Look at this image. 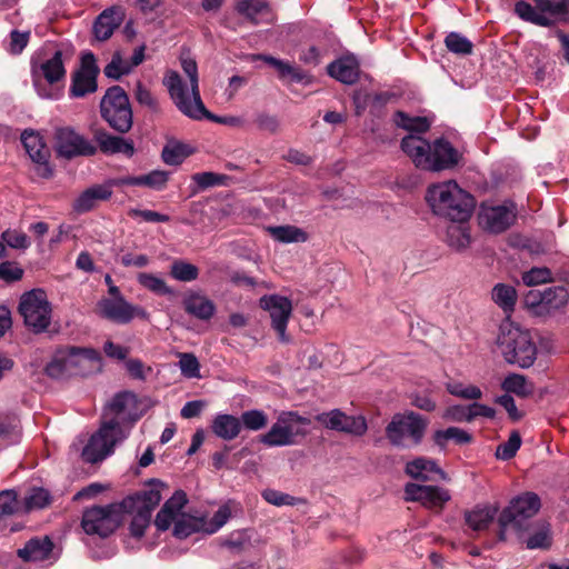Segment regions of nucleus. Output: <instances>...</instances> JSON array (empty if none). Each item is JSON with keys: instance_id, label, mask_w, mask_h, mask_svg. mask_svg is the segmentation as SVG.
Listing matches in <instances>:
<instances>
[{"instance_id": "15", "label": "nucleus", "mask_w": 569, "mask_h": 569, "mask_svg": "<svg viewBox=\"0 0 569 569\" xmlns=\"http://www.w3.org/2000/svg\"><path fill=\"white\" fill-rule=\"evenodd\" d=\"M515 208L506 204L487 206L481 204L478 212L479 226L491 233H502L516 221Z\"/></svg>"}, {"instance_id": "36", "label": "nucleus", "mask_w": 569, "mask_h": 569, "mask_svg": "<svg viewBox=\"0 0 569 569\" xmlns=\"http://www.w3.org/2000/svg\"><path fill=\"white\" fill-rule=\"evenodd\" d=\"M498 508L492 506L477 507L466 513V523L475 531H481L489 528L495 520Z\"/></svg>"}, {"instance_id": "62", "label": "nucleus", "mask_w": 569, "mask_h": 569, "mask_svg": "<svg viewBox=\"0 0 569 569\" xmlns=\"http://www.w3.org/2000/svg\"><path fill=\"white\" fill-rule=\"evenodd\" d=\"M551 536L549 526H542L526 540L528 549H548L551 546Z\"/></svg>"}, {"instance_id": "49", "label": "nucleus", "mask_w": 569, "mask_h": 569, "mask_svg": "<svg viewBox=\"0 0 569 569\" xmlns=\"http://www.w3.org/2000/svg\"><path fill=\"white\" fill-rule=\"evenodd\" d=\"M137 280L140 286L158 296H171L173 293L166 281L153 273L140 272Z\"/></svg>"}, {"instance_id": "7", "label": "nucleus", "mask_w": 569, "mask_h": 569, "mask_svg": "<svg viewBox=\"0 0 569 569\" xmlns=\"http://www.w3.org/2000/svg\"><path fill=\"white\" fill-rule=\"evenodd\" d=\"M429 426V419L420 413L407 410L396 413L386 427V437L392 446L399 447L407 437L413 445H420Z\"/></svg>"}, {"instance_id": "3", "label": "nucleus", "mask_w": 569, "mask_h": 569, "mask_svg": "<svg viewBox=\"0 0 569 569\" xmlns=\"http://www.w3.org/2000/svg\"><path fill=\"white\" fill-rule=\"evenodd\" d=\"M102 369L101 353L93 348L67 346L57 349L44 372L53 379L86 377Z\"/></svg>"}, {"instance_id": "13", "label": "nucleus", "mask_w": 569, "mask_h": 569, "mask_svg": "<svg viewBox=\"0 0 569 569\" xmlns=\"http://www.w3.org/2000/svg\"><path fill=\"white\" fill-rule=\"evenodd\" d=\"M260 307L270 313L271 326L278 333L281 342H289L287 326L292 312V303L287 297L279 295L264 296L260 299Z\"/></svg>"}, {"instance_id": "56", "label": "nucleus", "mask_w": 569, "mask_h": 569, "mask_svg": "<svg viewBox=\"0 0 569 569\" xmlns=\"http://www.w3.org/2000/svg\"><path fill=\"white\" fill-rule=\"evenodd\" d=\"M131 72V66L124 61L120 52L112 54L111 61L104 67L103 73L107 78L119 80L122 76Z\"/></svg>"}, {"instance_id": "4", "label": "nucleus", "mask_w": 569, "mask_h": 569, "mask_svg": "<svg viewBox=\"0 0 569 569\" xmlns=\"http://www.w3.org/2000/svg\"><path fill=\"white\" fill-rule=\"evenodd\" d=\"M148 485V489L136 491L120 501L121 516L132 515L129 531L137 539L144 536L150 525L151 513L162 499L160 489L164 483L159 479H151Z\"/></svg>"}, {"instance_id": "22", "label": "nucleus", "mask_w": 569, "mask_h": 569, "mask_svg": "<svg viewBox=\"0 0 569 569\" xmlns=\"http://www.w3.org/2000/svg\"><path fill=\"white\" fill-rule=\"evenodd\" d=\"M328 74L345 84H353L360 76V63L353 54L342 56L327 67Z\"/></svg>"}, {"instance_id": "57", "label": "nucleus", "mask_w": 569, "mask_h": 569, "mask_svg": "<svg viewBox=\"0 0 569 569\" xmlns=\"http://www.w3.org/2000/svg\"><path fill=\"white\" fill-rule=\"evenodd\" d=\"M521 446V437L517 430L511 431L509 439L500 443L496 450V457L500 460L512 459Z\"/></svg>"}, {"instance_id": "44", "label": "nucleus", "mask_w": 569, "mask_h": 569, "mask_svg": "<svg viewBox=\"0 0 569 569\" xmlns=\"http://www.w3.org/2000/svg\"><path fill=\"white\" fill-rule=\"evenodd\" d=\"M21 142L32 161H44L49 158V151L41 138L33 131L26 130L21 134Z\"/></svg>"}, {"instance_id": "12", "label": "nucleus", "mask_w": 569, "mask_h": 569, "mask_svg": "<svg viewBox=\"0 0 569 569\" xmlns=\"http://www.w3.org/2000/svg\"><path fill=\"white\" fill-rule=\"evenodd\" d=\"M54 140L58 156L68 160L78 157H92L98 152L94 143L70 127L57 129Z\"/></svg>"}, {"instance_id": "29", "label": "nucleus", "mask_w": 569, "mask_h": 569, "mask_svg": "<svg viewBox=\"0 0 569 569\" xmlns=\"http://www.w3.org/2000/svg\"><path fill=\"white\" fill-rule=\"evenodd\" d=\"M252 61L261 60L267 64L273 67L278 72V78L280 80H290L295 83H301L307 79V73L300 69L295 67L288 61L274 58L270 54L257 53L251 56Z\"/></svg>"}, {"instance_id": "41", "label": "nucleus", "mask_w": 569, "mask_h": 569, "mask_svg": "<svg viewBox=\"0 0 569 569\" xmlns=\"http://www.w3.org/2000/svg\"><path fill=\"white\" fill-rule=\"evenodd\" d=\"M433 442L441 449L447 447V442L452 440L456 445H468L473 441L471 433L457 427H449L445 430H436L432 436Z\"/></svg>"}, {"instance_id": "59", "label": "nucleus", "mask_w": 569, "mask_h": 569, "mask_svg": "<svg viewBox=\"0 0 569 569\" xmlns=\"http://www.w3.org/2000/svg\"><path fill=\"white\" fill-rule=\"evenodd\" d=\"M253 123L260 131L276 134L280 128V120L277 116L270 114L266 111H260L254 114Z\"/></svg>"}, {"instance_id": "8", "label": "nucleus", "mask_w": 569, "mask_h": 569, "mask_svg": "<svg viewBox=\"0 0 569 569\" xmlns=\"http://www.w3.org/2000/svg\"><path fill=\"white\" fill-rule=\"evenodd\" d=\"M540 507V498L535 492L527 491L513 498L498 517V539L507 540L506 531L509 527L520 531L522 529L521 521L533 517Z\"/></svg>"}, {"instance_id": "45", "label": "nucleus", "mask_w": 569, "mask_h": 569, "mask_svg": "<svg viewBox=\"0 0 569 569\" xmlns=\"http://www.w3.org/2000/svg\"><path fill=\"white\" fill-rule=\"evenodd\" d=\"M192 153L190 146L174 141L167 143L161 152V158L169 166H178Z\"/></svg>"}, {"instance_id": "32", "label": "nucleus", "mask_w": 569, "mask_h": 569, "mask_svg": "<svg viewBox=\"0 0 569 569\" xmlns=\"http://www.w3.org/2000/svg\"><path fill=\"white\" fill-rule=\"evenodd\" d=\"M184 311L200 320H209L216 312L214 303L204 296L191 293L183 301Z\"/></svg>"}, {"instance_id": "10", "label": "nucleus", "mask_w": 569, "mask_h": 569, "mask_svg": "<svg viewBox=\"0 0 569 569\" xmlns=\"http://www.w3.org/2000/svg\"><path fill=\"white\" fill-rule=\"evenodd\" d=\"M120 523V502L88 508L83 511L81 520V527L87 535H98L101 538L113 533Z\"/></svg>"}, {"instance_id": "42", "label": "nucleus", "mask_w": 569, "mask_h": 569, "mask_svg": "<svg viewBox=\"0 0 569 569\" xmlns=\"http://www.w3.org/2000/svg\"><path fill=\"white\" fill-rule=\"evenodd\" d=\"M502 389L509 395L515 393L521 398H528L533 395L535 385L528 381L522 375L511 373L502 381Z\"/></svg>"}, {"instance_id": "16", "label": "nucleus", "mask_w": 569, "mask_h": 569, "mask_svg": "<svg viewBox=\"0 0 569 569\" xmlns=\"http://www.w3.org/2000/svg\"><path fill=\"white\" fill-rule=\"evenodd\" d=\"M315 419L328 429L355 436H362L368 429L365 417L347 416L339 409L319 413L315 417Z\"/></svg>"}, {"instance_id": "5", "label": "nucleus", "mask_w": 569, "mask_h": 569, "mask_svg": "<svg viewBox=\"0 0 569 569\" xmlns=\"http://www.w3.org/2000/svg\"><path fill=\"white\" fill-rule=\"evenodd\" d=\"M497 346L507 362L529 368L537 358V347L528 331L521 330L510 321L499 327Z\"/></svg>"}, {"instance_id": "37", "label": "nucleus", "mask_w": 569, "mask_h": 569, "mask_svg": "<svg viewBox=\"0 0 569 569\" xmlns=\"http://www.w3.org/2000/svg\"><path fill=\"white\" fill-rule=\"evenodd\" d=\"M392 121L398 128L409 131L410 134L425 133L430 129L431 126L428 118L420 116L411 117L401 110H398L393 113Z\"/></svg>"}, {"instance_id": "54", "label": "nucleus", "mask_w": 569, "mask_h": 569, "mask_svg": "<svg viewBox=\"0 0 569 569\" xmlns=\"http://www.w3.org/2000/svg\"><path fill=\"white\" fill-rule=\"evenodd\" d=\"M51 503L50 492L40 487H33L24 497V505L27 510L42 509Z\"/></svg>"}, {"instance_id": "53", "label": "nucleus", "mask_w": 569, "mask_h": 569, "mask_svg": "<svg viewBox=\"0 0 569 569\" xmlns=\"http://www.w3.org/2000/svg\"><path fill=\"white\" fill-rule=\"evenodd\" d=\"M196 116L197 117H192L191 119L193 120H201V119H207L209 121H212V122H216V123H220V124H224V126H229V127H236V128H241L244 126V120L241 118V117H236V116H217L212 112H210L206 106L203 104V109L202 110H198L196 108Z\"/></svg>"}, {"instance_id": "64", "label": "nucleus", "mask_w": 569, "mask_h": 569, "mask_svg": "<svg viewBox=\"0 0 569 569\" xmlns=\"http://www.w3.org/2000/svg\"><path fill=\"white\" fill-rule=\"evenodd\" d=\"M23 277V269L12 261H3L0 263V280L12 283L21 280Z\"/></svg>"}, {"instance_id": "19", "label": "nucleus", "mask_w": 569, "mask_h": 569, "mask_svg": "<svg viewBox=\"0 0 569 569\" xmlns=\"http://www.w3.org/2000/svg\"><path fill=\"white\" fill-rule=\"evenodd\" d=\"M93 141L96 147L103 154L111 156L121 153L127 158H131L136 152L134 142L132 139L124 138L122 134H112L103 128L92 130Z\"/></svg>"}, {"instance_id": "9", "label": "nucleus", "mask_w": 569, "mask_h": 569, "mask_svg": "<svg viewBox=\"0 0 569 569\" xmlns=\"http://www.w3.org/2000/svg\"><path fill=\"white\" fill-rule=\"evenodd\" d=\"M19 313L24 325L36 335L48 330L51 323V303L42 289H33L21 296Z\"/></svg>"}, {"instance_id": "24", "label": "nucleus", "mask_w": 569, "mask_h": 569, "mask_svg": "<svg viewBox=\"0 0 569 569\" xmlns=\"http://www.w3.org/2000/svg\"><path fill=\"white\" fill-rule=\"evenodd\" d=\"M124 12L121 7L104 9L93 23V34L99 41L108 40L122 23Z\"/></svg>"}, {"instance_id": "40", "label": "nucleus", "mask_w": 569, "mask_h": 569, "mask_svg": "<svg viewBox=\"0 0 569 569\" xmlns=\"http://www.w3.org/2000/svg\"><path fill=\"white\" fill-rule=\"evenodd\" d=\"M538 10L549 13L555 23H569V0H533Z\"/></svg>"}, {"instance_id": "30", "label": "nucleus", "mask_w": 569, "mask_h": 569, "mask_svg": "<svg viewBox=\"0 0 569 569\" xmlns=\"http://www.w3.org/2000/svg\"><path fill=\"white\" fill-rule=\"evenodd\" d=\"M242 425L238 417L229 413L217 415L211 423L212 432L220 439L230 441L241 432Z\"/></svg>"}, {"instance_id": "31", "label": "nucleus", "mask_w": 569, "mask_h": 569, "mask_svg": "<svg viewBox=\"0 0 569 569\" xmlns=\"http://www.w3.org/2000/svg\"><path fill=\"white\" fill-rule=\"evenodd\" d=\"M288 422L284 415H281L279 421L270 428V430L259 436V441L268 447H282L293 443V432L291 427L282 426Z\"/></svg>"}, {"instance_id": "47", "label": "nucleus", "mask_w": 569, "mask_h": 569, "mask_svg": "<svg viewBox=\"0 0 569 569\" xmlns=\"http://www.w3.org/2000/svg\"><path fill=\"white\" fill-rule=\"evenodd\" d=\"M199 273L200 270L197 266L182 259L173 260L169 271L173 279L182 282H191L198 279Z\"/></svg>"}, {"instance_id": "26", "label": "nucleus", "mask_w": 569, "mask_h": 569, "mask_svg": "<svg viewBox=\"0 0 569 569\" xmlns=\"http://www.w3.org/2000/svg\"><path fill=\"white\" fill-rule=\"evenodd\" d=\"M406 473L421 482L436 481L438 476L446 479V472L431 459L419 457L409 461L405 468Z\"/></svg>"}, {"instance_id": "51", "label": "nucleus", "mask_w": 569, "mask_h": 569, "mask_svg": "<svg viewBox=\"0 0 569 569\" xmlns=\"http://www.w3.org/2000/svg\"><path fill=\"white\" fill-rule=\"evenodd\" d=\"M181 67H182L183 72L190 79L191 93H192L193 101L196 102V107L198 110H202L203 102L201 100L200 91H199V79H198L197 63L192 59H183L181 61Z\"/></svg>"}, {"instance_id": "46", "label": "nucleus", "mask_w": 569, "mask_h": 569, "mask_svg": "<svg viewBox=\"0 0 569 569\" xmlns=\"http://www.w3.org/2000/svg\"><path fill=\"white\" fill-rule=\"evenodd\" d=\"M204 520L202 518L184 516L176 520L173 526V536L178 539H186L194 532L204 530Z\"/></svg>"}, {"instance_id": "11", "label": "nucleus", "mask_w": 569, "mask_h": 569, "mask_svg": "<svg viewBox=\"0 0 569 569\" xmlns=\"http://www.w3.org/2000/svg\"><path fill=\"white\" fill-rule=\"evenodd\" d=\"M100 69L94 54L91 51L84 52L80 59L79 68L71 74L69 88L70 98H84L98 90V77Z\"/></svg>"}, {"instance_id": "23", "label": "nucleus", "mask_w": 569, "mask_h": 569, "mask_svg": "<svg viewBox=\"0 0 569 569\" xmlns=\"http://www.w3.org/2000/svg\"><path fill=\"white\" fill-rule=\"evenodd\" d=\"M111 180L104 184H94L80 193V196L73 201L72 208L77 213H86L91 211L98 201H107L112 196Z\"/></svg>"}, {"instance_id": "28", "label": "nucleus", "mask_w": 569, "mask_h": 569, "mask_svg": "<svg viewBox=\"0 0 569 569\" xmlns=\"http://www.w3.org/2000/svg\"><path fill=\"white\" fill-rule=\"evenodd\" d=\"M169 180V173L163 170H153L142 176H128L111 179V184L117 187L122 186H143L153 190H163Z\"/></svg>"}, {"instance_id": "58", "label": "nucleus", "mask_w": 569, "mask_h": 569, "mask_svg": "<svg viewBox=\"0 0 569 569\" xmlns=\"http://www.w3.org/2000/svg\"><path fill=\"white\" fill-rule=\"evenodd\" d=\"M192 180L200 189L204 190L214 186H227L230 177L221 173L206 171L194 173L192 176Z\"/></svg>"}, {"instance_id": "18", "label": "nucleus", "mask_w": 569, "mask_h": 569, "mask_svg": "<svg viewBox=\"0 0 569 569\" xmlns=\"http://www.w3.org/2000/svg\"><path fill=\"white\" fill-rule=\"evenodd\" d=\"M462 159V153L449 140L443 137L437 138L432 141L428 171L441 172L453 170L460 164Z\"/></svg>"}, {"instance_id": "20", "label": "nucleus", "mask_w": 569, "mask_h": 569, "mask_svg": "<svg viewBox=\"0 0 569 569\" xmlns=\"http://www.w3.org/2000/svg\"><path fill=\"white\" fill-rule=\"evenodd\" d=\"M62 51L57 50L53 56L42 62L31 60L33 81L37 84L39 78H43L49 84H54L66 78V68L62 60Z\"/></svg>"}, {"instance_id": "38", "label": "nucleus", "mask_w": 569, "mask_h": 569, "mask_svg": "<svg viewBox=\"0 0 569 569\" xmlns=\"http://www.w3.org/2000/svg\"><path fill=\"white\" fill-rule=\"evenodd\" d=\"M538 8L532 7L529 2L525 0H519L515 3V13L523 21L530 22L532 24L539 27H552L555 21L552 18L542 14V12H538Z\"/></svg>"}, {"instance_id": "39", "label": "nucleus", "mask_w": 569, "mask_h": 569, "mask_svg": "<svg viewBox=\"0 0 569 569\" xmlns=\"http://www.w3.org/2000/svg\"><path fill=\"white\" fill-rule=\"evenodd\" d=\"M446 242L450 248L457 251L468 248L471 242V236L466 222H453L448 226L446 231Z\"/></svg>"}, {"instance_id": "63", "label": "nucleus", "mask_w": 569, "mask_h": 569, "mask_svg": "<svg viewBox=\"0 0 569 569\" xmlns=\"http://www.w3.org/2000/svg\"><path fill=\"white\" fill-rule=\"evenodd\" d=\"M18 510L17 495L13 490L0 492V520L14 515Z\"/></svg>"}, {"instance_id": "25", "label": "nucleus", "mask_w": 569, "mask_h": 569, "mask_svg": "<svg viewBox=\"0 0 569 569\" xmlns=\"http://www.w3.org/2000/svg\"><path fill=\"white\" fill-rule=\"evenodd\" d=\"M164 84L168 87L169 93L174 101L177 108L187 117L192 118L196 116V102L189 100L180 76L176 71H171L166 78Z\"/></svg>"}, {"instance_id": "61", "label": "nucleus", "mask_w": 569, "mask_h": 569, "mask_svg": "<svg viewBox=\"0 0 569 569\" xmlns=\"http://www.w3.org/2000/svg\"><path fill=\"white\" fill-rule=\"evenodd\" d=\"M179 367L181 373L187 378L200 377V363L193 353L184 352L179 355Z\"/></svg>"}, {"instance_id": "21", "label": "nucleus", "mask_w": 569, "mask_h": 569, "mask_svg": "<svg viewBox=\"0 0 569 569\" xmlns=\"http://www.w3.org/2000/svg\"><path fill=\"white\" fill-rule=\"evenodd\" d=\"M400 147L418 169L428 171L432 142L417 134H408L402 138Z\"/></svg>"}, {"instance_id": "14", "label": "nucleus", "mask_w": 569, "mask_h": 569, "mask_svg": "<svg viewBox=\"0 0 569 569\" xmlns=\"http://www.w3.org/2000/svg\"><path fill=\"white\" fill-rule=\"evenodd\" d=\"M97 309L100 317L120 325L129 323L134 317L146 318L148 316L143 308L132 306L123 297L103 298L98 302Z\"/></svg>"}, {"instance_id": "60", "label": "nucleus", "mask_w": 569, "mask_h": 569, "mask_svg": "<svg viewBox=\"0 0 569 569\" xmlns=\"http://www.w3.org/2000/svg\"><path fill=\"white\" fill-rule=\"evenodd\" d=\"M134 98L139 104L147 107L150 111H160V106L157 98L151 93V91L146 86H143L141 81L137 82L134 89Z\"/></svg>"}, {"instance_id": "35", "label": "nucleus", "mask_w": 569, "mask_h": 569, "mask_svg": "<svg viewBox=\"0 0 569 569\" xmlns=\"http://www.w3.org/2000/svg\"><path fill=\"white\" fill-rule=\"evenodd\" d=\"M566 284L567 283L562 282L560 286L549 287L543 290V313H550L567 306L569 292Z\"/></svg>"}, {"instance_id": "50", "label": "nucleus", "mask_w": 569, "mask_h": 569, "mask_svg": "<svg viewBox=\"0 0 569 569\" xmlns=\"http://www.w3.org/2000/svg\"><path fill=\"white\" fill-rule=\"evenodd\" d=\"M445 44L448 51L458 56H469L472 53V42L459 32H449L445 38Z\"/></svg>"}, {"instance_id": "52", "label": "nucleus", "mask_w": 569, "mask_h": 569, "mask_svg": "<svg viewBox=\"0 0 569 569\" xmlns=\"http://www.w3.org/2000/svg\"><path fill=\"white\" fill-rule=\"evenodd\" d=\"M391 98V94L389 92H378L375 94L366 93L363 96V99L361 100L360 92L355 93L353 96V102L356 106L357 113L360 114L362 110L366 109L368 104L372 107H385Z\"/></svg>"}, {"instance_id": "17", "label": "nucleus", "mask_w": 569, "mask_h": 569, "mask_svg": "<svg viewBox=\"0 0 569 569\" xmlns=\"http://www.w3.org/2000/svg\"><path fill=\"white\" fill-rule=\"evenodd\" d=\"M406 500L420 502L429 509L442 510L450 500V493L447 489L438 486H426L409 482L405 486Z\"/></svg>"}, {"instance_id": "55", "label": "nucleus", "mask_w": 569, "mask_h": 569, "mask_svg": "<svg viewBox=\"0 0 569 569\" xmlns=\"http://www.w3.org/2000/svg\"><path fill=\"white\" fill-rule=\"evenodd\" d=\"M239 419L242 427L252 431L261 430L268 425L267 413L258 409L243 411Z\"/></svg>"}, {"instance_id": "6", "label": "nucleus", "mask_w": 569, "mask_h": 569, "mask_svg": "<svg viewBox=\"0 0 569 569\" xmlns=\"http://www.w3.org/2000/svg\"><path fill=\"white\" fill-rule=\"evenodd\" d=\"M101 119L116 132L126 134L133 126V111L124 89L118 84L109 87L99 103Z\"/></svg>"}, {"instance_id": "34", "label": "nucleus", "mask_w": 569, "mask_h": 569, "mask_svg": "<svg viewBox=\"0 0 569 569\" xmlns=\"http://www.w3.org/2000/svg\"><path fill=\"white\" fill-rule=\"evenodd\" d=\"M234 10L252 26H258L259 16L269 12V4L264 0H236Z\"/></svg>"}, {"instance_id": "48", "label": "nucleus", "mask_w": 569, "mask_h": 569, "mask_svg": "<svg viewBox=\"0 0 569 569\" xmlns=\"http://www.w3.org/2000/svg\"><path fill=\"white\" fill-rule=\"evenodd\" d=\"M269 231L273 239L283 243L305 242L308 239L307 233L295 226L271 227Z\"/></svg>"}, {"instance_id": "27", "label": "nucleus", "mask_w": 569, "mask_h": 569, "mask_svg": "<svg viewBox=\"0 0 569 569\" xmlns=\"http://www.w3.org/2000/svg\"><path fill=\"white\" fill-rule=\"evenodd\" d=\"M54 545L48 537H34L28 540L23 548L18 549L17 555L26 562L43 561L50 558Z\"/></svg>"}, {"instance_id": "2", "label": "nucleus", "mask_w": 569, "mask_h": 569, "mask_svg": "<svg viewBox=\"0 0 569 569\" xmlns=\"http://www.w3.org/2000/svg\"><path fill=\"white\" fill-rule=\"evenodd\" d=\"M425 198L435 214L452 222H467L476 207L475 198L455 180L429 186Z\"/></svg>"}, {"instance_id": "43", "label": "nucleus", "mask_w": 569, "mask_h": 569, "mask_svg": "<svg viewBox=\"0 0 569 569\" xmlns=\"http://www.w3.org/2000/svg\"><path fill=\"white\" fill-rule=\"evenodd\" d=\"M492 300L506 312L515 310L517 302V291L515 287L506 283H497L492 289Z\"/></svg>"}, {"instance_id": "33", "label": "nucleus", "mask_w": 569, "mask_h": 569, "mask_svg": "<svg viewBox=\"0 0 569 569\" xmlns=\"http://www.w3.org/2000/svg\"><path fill=\"white\" fill-rule=\"evenodd\" d=\"M569 273L567 271H557L555 274L551 269L547 267H533L522 274L525 284L532 287L541 283L552 282L559 280L568 283Z\"/></svg>"}, {"instance_id": "1", "label": "nucleus", "mask_w": 569, "mask_h": 569, "mask_svg": "<svg viewBox=\"0 0 569 569\" xmlns=\"http://www.w3.org/2000/svg\"><path fill=\"white\" fill-rule=\"evenodd\" d=\"M137 403V395L132 391H120L112 397L103 410L100 428L82 449L86 462L97 463L113 453L114 447L127 437L121 423L133 425L142 416L132 411Z\"/></svg>"}]
</instances>
